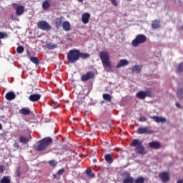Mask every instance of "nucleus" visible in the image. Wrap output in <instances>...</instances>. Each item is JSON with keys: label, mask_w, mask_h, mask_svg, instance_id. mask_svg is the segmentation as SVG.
<instances>
[{"label": "nucleus", "mask_w": 183, "mask_h": 183, "mask_svg": "<svg viewBox=\"0 0 183 183\" xmlns=\"http://www.w3.org/2000/svg\"><path fill=\"white\" fill-rule=\"evenodd\" d=\"M51 144L52 138L45 137L34 144V149L39 152L44 151V149H46V148Z\"/></svg>", "instance_id": "f257e3e1"}, {"label": "nucleus", "mask_w": 183, "mask_h": 183, "mask_svg": "<svg viewBox=\"0 0 183 183\" xmlns=\"http://www.w3.org/2000/svg\"><path fill=\"white\" fill-rule=\"evenodd\" d=\"M99 56L103 65V68H104V69L108 71V69L111 68V61L109 60V54H108V51H100Z\"/></svg>", "instance_id": "f03ea898"}, {"label": "nucleus", "mask_w": 183, "mask_h": 183, "mask_svg": "<svg viewBox=\"0 0 183 183\" xmlns=\"http://www.w3.org/2000/svg\"><path fill=\"white\" fill-rule=\"evenodd\" d=\"M67 60L69 64H75L79 61V49H71L67 54Z\"/></svg>", "instance_id": "7ed1b4c3"}, {"label": "nucleus", "mask_w": 183, "mask_h": 183, "mask_svg": "<svg viewBox=\"0 0 183 183\" xmlns=\"http://www.w3.org/2000/svg\"><path fill=\"white\" fill-rule=\"evenodd\" d=\"M132 147H135L136 154H139V155H144L145 154V148L142 146V141L136 139L132 141Z\"/></svg>", "instance_id": "20e7f679"}, {"label": "nucleus", "mask_w": 183, "mask_h": 183, "mask_svg": "<svg viewBox=\"0 0 183 183\" xmlns=\"http://www.w3.org/2000/svg\"><path fill=\"white\" fill-rule=\"evenodd\" d=\"M144 42H147V36L144 34H139L132 40V45L134 48H138L139 45L144 44Z\"/></svg>", "instance_id": "39448f33"}, {"label": "nucleus", "mask_w": 183, "mask_h": 183, "mask_svg": "<svg viewBox=\"0 0 183 183\" xmlns=\"http://www.w3.org/2000/svg\"><path fill=\"white\" fill-rule=\"evenodd\" d=\"M11 6L15 9L16 16H21V15L25 14V6L24 5L13 3Z\"/></svg>", "instance_id": "423d86ee"}, {"label": "nucleus", "mask_w": 183, "mask_h": 183, "mask_svg": "<svg viewBox=\"0 0 183 183\" xmlns=\"http://www.w3.org/2000/svg\"><path fill=\"white\" fill-rule=\"evenodd\" d=\"M37 26L39 28V29H41L42 31H49L51 29V26L48 22L45 21H40L37 23Z\"/></svg>", "instance_id": "0eeeda50"}, {"label": "nucleus", "mask_w": 183, "mask_h": 183, "mask_svg": "<svg viewBox=\"0 0 183 183\" xmlns=\"http://www.w3.org/2000/svg\"><path fill=\"white\" fill-rule=\"evenodd\" d=\"M152 93L149 90H147L145 92L140 91L137 93L136 97L139 98V99H145L147 97H151Z\"/></svg>", "instance_id": "6e6552de"}, {"label": "nucleus", "mask_w": 183, "mask_h": 183, "mask_svg": "<svg viewBox=\"0 0 183 183\" xmlns=\"http://www.w3.org/2000/svg\"><path fill=\"white\" fill-rule=\"evenodd\" d=\"M137 134L139 135H141L142 134H154V130L151 129L149 127H140L137 130Z\"/></svg>", "instance_id": "1a4fd4ad"}, {"label": "nucleus", "mask_w": 183, "mask_h": 183, "mask_svg": "<svg viewBox=\"0 0 183 183\" xmlns=\"http://www.w3.org/2000/svg\"><path fill=\"white\" fill-rule=\"evenodd\" d=\"M94 76V73L92 71H89L86 73V74H83L81 76V81L83 82H86V81H88L89 79H92Z\"/></svg>", "instance_id": "9d476101"}, {"label": "nucleus", "mask_w": 183, "mask_h": 183, "mask_svg": "<svg viewBox=\"0 0 183 183\" xmlns=\"http://www.w3.org/2000/svg\"><path fill=\"white\" fill-rule=\"evenodd\" d=\"M161 179L162 182H168L171 179V176L168 172H163L161 173Z\"/></svg>", "instance_id": "9b49d317"}, {"label": "nucleus", "mask_w": 183, "mask_h": 183, "mask_svg": "<svg viewBox=\"0 0 183 183\" xmlns=\"http://www.w3.org/2000/svg\"><path fill=\"white\" fill-rule=\"evenodd\" d=\"M29 101H31V102H38V101L41 99V94H31L29 97Z\"/></svg>", "instance_id": "f8f14e48"}, {"label": "nucleus", "mask_w": 183, "mask_h": 183, "mask_svg": "<svg viewBox=\"0 0 183 183\" xmlns=\"http://www.w3.org/2000/svg\"><path fill=\"white\" fill-rule=\"evenodd\" d=\"M89 18H91V14H89V13H84L81 15V21L83 24H88V22H89Z\"/></svg>", "instance_id": "ddd939ff"}, {"label": "nucleus", "mask_w": 183, "mask_h": 183, "mask_svg": "<svg viewBox=\"0 0 183 183\" xmlns=\"http://www.w3.org/2000/svg\"><path fill=\"white\" fill-rule=\"evenodd\" d=\"M149 147L153 149H159L161 144L158 142H152L149 143Z\"/></svg>", "instance_id": "4468645a"}, {"label": "nucleus", "mask_w": 183, "mask_h": 183, "mask_svg": "<svg viewBox=\"0 0 183 183\" xmlns=\"http://www.w3.org/2000/svg\"><path fill=\"white\" fill-rule=\"evenodd\" d=\"M132 72L135 74H139L141 71H142V65H134L132 67Z\"/></svg>", "instance_id": "2eb2a0df"}, {"label": "nucleus", "mask_w": 183, "mask_h": 183, "mask_svg": "<svg viewBox=\"0 0 183 183\" xmlns=\"http://www.w3.org/2000/svg\"><path fill=\"white\" fill-rule=\"evenodd\" d=\"M129 62L127 59H121L117 64V68H122V66H127Z\"/></svg>", "instance_id": "dca6fc26"}, {"label": "nucleus", "mask_w": 183, "mask_h": 183, "mask_svg": "<svg viewBox=\"0 0 183 183\" xmlns=\"http://www.w3.org/2000/svg\"><path fill=\"white\" fill-rule=\"evenodd\" d=\"M42 8L45 11L49 9V8H51V0H45L44 1H43Z\"/></svg>", "instance_id": "f3484780"}, {"label": "nucleus", "mask_w": 183, "mask_h": 183, "mask_svg": "<svg viewBox=\"0 0 183 183\" xmlns=\"http://www.w3.org/2000/svg\"><path fill=\"white\" fill-rule=\"evenodd\" d=\"M64 17L63 16H61V17H59V18H56V26L57 28H59V26H62L63 24H64Z\"/></svg>", "instance_id": "a211bd4d"}, {"label": "nucleus", "mask_w": 183, "mask_h": 183, "mask_svg": "<svg viewBox=\"0 0 183 183\" xmlns=\"http://www.w3.org/2000/svg\"><path fill=\"white\" fill-rule=\"evenodd\" d=\"M16 97L15 93L9 92L6 94V99L7 101H12Z\"/></svg>", "instance_id": "6ab92c4d"}, {"label": "nucleus", "mask_w": 183, "mask_h": 183, "mask_svg": "<svg viewBox=\"0 0 183 183\" xmlns=\"http://www.w3.org/2000/svg\"><path fill=\"white\" fill-rule=\"evenodd\" d=\"M64 31H71V24L68 21L63 22V24L61 25Z\"/></svg>", "instance_id": "aec40b11"}, {"label": "nucleus", "mask_w": 183, "mask_h": 183, "mask_svg": "<svg viewBox=\"0 0 183 183\" xmlns=\"http://www.w3.org/2000/svg\"><path fill=\"white\" fill-rule=\"evenodd\" d=\"M20 114H22V115H29L31 114V110L26 107H23L19 111Z\"/></svg>", "instance_id": "412c9836"}, {"label": "nucleus", "mask_w": 183, "mask_h": 183, "mask_svg": "<svg viewBox=\"0 0 183 183\" xmlns=\"http://www.w3.org/2000/svg\"><path fill=\"white\" fill-rule=\"evenodd\" d=\"M91 55L88 53H81V51L79 50V58H81L82 59H87V58H89Z\"/></svg>", "instance_id": "4be33fe9"}, {"label": "nucleus", "mask_w": 183, "mask_h": 183, "mask_svg": "<svg viewBox=\"0 0 183 183\" xmlns=\"http://www.w3.org/2000/svg\"><path fill=\"white\" fill-rule=\"evenodd\" d=\"M104 159L108 164H112L114 162V159L111 154H108L104 156Z\"/></svg>", "instance_id": "5701e85b"}, {"label": "nucleus", "mask_w": 183, "mask_h": 183, "mask_svg": "<svg viewBox=\"0 0 183 183\" xmlns=\"http://www.w3.org/2000/svg\"><path fill=\"white\" fill-rule=\"evenodd\" d=\"M46 47L47 48V49L52 50L58 48V45H56L55 43H48L46 45Z\"/></svg>", "instance_id": "b1692460"}, {"label": "nucleus", "mask_w": 183, "mask_h": 183, "mask_svg": "<svg viewBox=\"0 0 183 183\" xmlns=\"http://www.w3.org/2000/svg\"><path fill=\"white\" fill-rule=\"evenodd\" d=\"M102 97L103 99L107 101V102H111V101H112V97H111V94H103Z\"/></svg>", "instance_id": "393cba45"}, {"label": "nucleus", "mask_w": 183, "mask_h": 183, "mask_svg": "<svg viewBox=\"0 0 183 183\" xmlns=\"http://www.w3.org/2000/svg\"><path fill=\"white\" fill-rule=\"evenodd\" d=\"M29 142V139L25 135L21 136L19 137V142H21V144H27V142Z\"/></svg>", "instance_id": "a878e982"}, {"label": "nucleus", "mask_w": 183, "mask_h": 183, "mask_svg": "<svg viewBox=\"0 0 183 183\" xmlns=\"http://www.w3.org/2000/svg\"><path fill=\"white\" fill-rule=\"evenodd\" d=\"M152 28L153 29H157V28H159V21L154 20L152 23Z\"/></svg>", "instance_id": "bb28decb"}, {"label": "nucleus", "mask_w": 183, "mask_h": 183, "mask_svg": "<svg viewBox=\"0 0 183 183\" xmlns=\"http://www.w3.org/2000/svg\"><path fill=\"white\" fill-rule=\"evenodd\" d=\"M182 71H183V63H180L176 69V72L177 74H182Z\"/></svg>", "instance_id": "cd10ccee"}, {"label": "nucleus", "mask_w": 183, "mask_h": 183, "mask_svg": "<svg viewBox=\"0 0 183 183\" xmlns=\"http://www.w3.org/2000/svg\"><path fill=\"white\" fill-rule=\"evenodd\" d=\"M86 175H88V177H89V178H95V174H94V172H92V170H91L90 169L86 170Z\"/></svg>", "instance_id": "c85d7f7f"}, {"label": "nucleus", "mask_w": 183, "mask_h": 183, "mask_svg": "<svg viewBox=\"0 0 183 183\" xmlns=\"http://www.w3.org/2000/svg\"><path fill=\"white\" fill-rule=\"evenodd\" d=\"M1 183H11V177L4 176L1 179Z\"/></svg>", "instance_id": "c756f323"}, {"label": "nucleus", "mask_w": 183, "mask_h": 183, "mask_svg": "<svg viewBox=\"0 0 183 183\" xmlns=\"http://www.w3.org/2000/svg\"><path fill=\"white\" fill-rule=\"evenodd\" d=\"M29 59L33 64H35L36 65H39V59L38 57H29Z\"/></svg>", "instance_id": "7c9ffc66"}, {"label": "nucleus", "mask_w": 183, "mask_h": 183, "mask_svg": "<svg viewBox=\"0 0 183 183\" xmlns=\"http://www.w3.org/2000/svg\"><path fill=\"white\" fill-rule=\"evenodd\" d=\"M123 183H134V179L131 177H128L123 180Z\"/></svg>", "instance_id": "2f4dec72"}, {"label": "nucleus", "mask_w": 183, "mask_h": 183, "mask_svg": "<svg viewBox=\"0 0 183 183\" xmlns=\"http://www.w3.org/2000/svg\"><path fill=\"white\" fill-rule=\"evenodd\" d=\"M150 118L152 119H154V122H157V123L161 122V117H159L158 116H151Z\"/></svg>", "instance_id": "473e14b6"}, {"label": "nucleus", "mask_w": 183, "mask_h": 183, "mask_svg": "<svg viewBox=\"0 0 183 183\" xmlns=\"http://www.w3.org/2000/svg\"><path fill=\"white\" fill-rule=\"evenodd\" d=\"M177 97L182 99H183V88L179 89L177 91Z\"/></svg>", "instance_id": "72a5a7b5"}, {"label": "nucleus", "mask_w": 183, "mask_h": 183, "mask_svg": "<svg viewBox=\"0 0 183 183\" xmlns=\"http://www.w3.org/2000/svg\"><path fill=\"white\" fill-rule=\"evenodd\" d=\"M25 49L22 46H19L16 49L17 54H22Z\"/></svg>", "instance_id": "f704fd0d"}, {"label": "nucleus", "mask_w": 183, "mask_h": 183, "mask_svg": "<svg viewBox=\"0 0 183 183\" xmlns=\"http://www.w3.org/2000/svg\"><path fill=\"white\" fill-rule=\"evenodd\" d=\"M49 165H51V167H56V165L58 164V162L55 160H50L49 161Z\"/></svg>", "instance_id": "c9c22d12"}, {"label": "nucleus", "mask_w": 183, "mask_h": 183, "mask_svg": "<svg viewBox=\"0 0 183 183\" xmlns=\"http://www.w3.org/2000/svg\"><path fill=\"white\" fill-rule=\"evenodd\" d=\"M144 181L145 179H144V177H139L135 180L134 183H144Z\"/></svg>", "instance_id": "e433bc0d"}, {"label": "nucleus", "mask_w": 183, "mask_h": 183, "mask_svg": "<svg viewBox=\"0 0 183 183\" xmlns=\"http://www.w3.org/2000/svg\"><path fill=\"white\" fill-rule=\"evenodd\" d=\"M8 34L6 33L0 32V39H4V38H7Z\"/></svg>", "instance_id": "4c0bfd02"}, {"label": "nucleus", "mask_w": 183, "mask_h": 183, "mask_svg": "<svg viewBox=\"0 0 183 183\" xmlns=\"http://www.w3.org/2000/svg\"><path fill=\"white\" fill-rule=\"evenodd\" d=\"M11 19H13L14 21H19V19H18V17L14 14L11 16Z\"/></svg>", "instance_id": "58836bf2"}, {"label": "nucleus", "mask_w": 183, "mask_h": 183, "mask_svg": "<svg viewBox=\"0 0 183 183\" xmlns=\"http://www.w3.org/2000/svg\"><path fill=\"white\" fill-rule=\"evenodd\" d=\"M64 172H65V169H60L58 171L57 174H58V175H62V174H63Z\"/></svg>", "instance_id": "ea45409f"}, {"label": "nucleus", "mask_w": 183, "mask_h": 183, "mask_svg": "<svg viewBox=\"0 0 183 183\" xmlns=\"http://www.w3.org/2000/svg\"><path fill=\"white\" fill-rule=\"evenodd\" d=\"M114 6H118V3H117V0H109Z\"/></svg>", "instance_id": "a19ab883"}, {"label": "nucleus", "mask_w": 183, "mask_h": 183, "mask_svg": "<svg viewBox=\"0 0 183 183\" xmlns=\"http://www.w3.org/2000/svg\"><path fill=\"white\" fill-rule=\"evenodd\" d=\"M14 148L19 149V143H18V142H15L14 144Z\"/></svg>", "instance_id": "79ce46f5"}, {"label": "nucleus", "mask_w": 183, "mask_h": 183, "mask_svg": "<svg viewBox=\"0 0 183 183\" xmlns=\"http://www.w3.org/2000/svg\"><path fill=\"white\" fill-rule=\"evenodd\" d=\"M139 121H140V122H145V121H147V119L145 117H140Z\"/></svg>", "instance_id": "37998d69"}, {"label": "nucleus", "mask_w": 183, "mask_h": 183, "mask_svg": "<svg viewBox=\"0 0 183 183\" xmlns=\"http://www.w3.org/2000/svg\"><path fill=\"white\" fill-rule=\"evenodd\" d=\"M0 174H4V166L0 164Z\"/></svg>", "instance_id": "c03bdc74"}, {"label": "nucleus", "mask_w": 183, "mask_h": 183, "mask_svg": "<svg viewBox=\"0 0 183 183\" xmlns=\"http://www.w3.org/2000/svg\"><path fill=\"white\" fill-rule=\"evenodd\" d=\"M176 107H177V108H182V107L181 106V104H179V102H177V103H176Z\"/></svg>", "instance_id": "a18cd8bd"}, {"label": "nucleus", "mask_w": 183, "mask_h": 183, "mask_svg": "<svg viewBox=\"0 0 183 183\" xmlns=\"http://www.w3.org/2000/svg\"><path fill=\"white\" fill-rule=\"evenodd\" d=\"M17 177H21V172H19V169L16 171Z\"/></svg>", "instance_id": "49530a36"}, {"label": "nucleus", "mask_w": 183, "mask_h": 183, "mask_svg": "<svg viewBox=\"0 0 183 183\" xmlns=\"http://www.w3.org/2000/svg\"><path fill=\"white\" fill-rule=\"evenodd\" d=\"M165 121H167V119L164 117H161V122H165Z\"/></svg>", "instance_id": "de8ad7c7"}, {"label": "nucleus", "mask_w": 183, "mask_h": 183, "mask_svg": "<svg viewBox=\"0 0 183 183\" xmlns=\"http://www.w3.org/2000/svg\"><path fill=\"white\" fill-rule=\"evenodd\" d=\"M177 183H183V179H179Z\"/></svg>", "instance_id": "09e8293b"}, {"label": "nucleus", "mask_w": 183, "mask_h": 183, "mask_svg": "<svg viewBox=\"0 0 183 183\" xmlns=\"http://www.w3.org/2000/svg\"><path fill=\"white\" fill-rule=\"evenodd\" d=\"M79 2H84V0H78Z\"/></svg>", "instance_id": "8fccbe9b"}, {"label": "nucleus", "mask_w": 183, "mask_h": 183, "mask_svg": "<svg viewBox=\"0 0 183 183\" xmlns=\"http://www.w3.org/2000/svg\"><path fill=\"white\" fill-rule=\"evenodd\" d=\"M0 129H2V124H0Z\"/></svg>", "instance_id": "3c124183"}, {"label": "nucleus", "mask_w": 183, "mask_h": 183, "mask_svg": "<svg viewBox=\"0 0 183 183\" xmlns=\"http://www.w3.org/2000/svg\"><path fill=\"white\" fill-rule=\"evenodd\" d=\"M54 178H56V174H54Z\"/></svg>", "instance_id": "603ef678"}, {"label": "nucleus", "mask_w": 183, "mask_h": 183, "mask_svg": "<svg viewBox=\"0 0 183 183\" xmlns=\"http://www.w3.org/2000/svg\"><path fill=\"white\" fill-rule=\"evenodd\" d=\"M181 29H182V31H183V25L181 26Z\"/></svg>", "instance_id": "864d4df0"}, {"label": "nucleus", "mask_w": 183, "mask_h": 183, "mask_svg": "<svg viewBox=\"0 0 183 183\" xmlns=\"http://www.w3.org/2000/svg\"><path fill=\"white\" fill-rule=\"evenodd\" d=\"M94 162H97V160L94 159Z\"/></svg>", "instance_id": "5fc2aeb1"}, {"label": "nucleus", "mask_w": 183, "mask_h": 183, "mask_svg": "<svg viewBox=\"0 0 183 183\" xmlns=\"http://www.w3.org/2000/svg\"><path fill=\"white\" fill-rule=\"evenodd\" d=\"M159 177H161V174L160 173H159Z\"/></svg>", "instance_id": "6e6d98bb"}]
</instances>
